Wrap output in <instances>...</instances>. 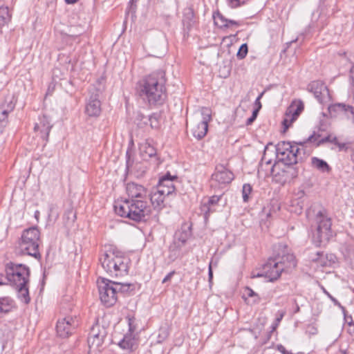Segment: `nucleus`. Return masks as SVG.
Returning a JSON list of instances; mask_svg holds the SVG:
<instances>
[{"mask_svg":"<svg viewBox=\"0 0 354 354\" xmlns=\"http://www.w3.org/2000/svg\"><path fill=\"white\" fill-rule=\"evenodd\" d=\"M165 72L158 70L145 76L138 84L139 96L150 106L162 105L167 98Z\"/></svg>","mask_w":354,"mask_h":354,"instance_id":"nucleus-1","label":"nucleus"},{"mask_svg":"<svg viewBox=\"0 0 354 354\" xmlns=\"http://www.w3.org/2000/svg\"><path fill=\"white\" fill-rule=\"evenodd\" d=\"M99 261L106 274L111 277H121L129 274L131 261L125 253L116 245H104V250L99 257Z\"/></svg>","mask_w":354,"mask_h":354,"instance_id":"nucleus-2","label":"nucleus"},{"mask_svg":"<svg viewBox=\"0 0 354 354\" xmlns=\"http://www.w3.org/2000/svg\"><path fill=\"white\" fill-rule=\"evenodd\" d=\"M296 266V258L288 252L287 245L281 243L274 245L273 256L267 260V281H277L283 272L290 273Z\"/></svg>","mask_w":354,"mask_h":354,"instance_id":"nucleus-3","label":"nucleus"},{"mask_svg":"<svg viewBox=\"0 0 354 354\" xmlns=\"http://www.w3.org/2000/svg\"><path fill=\"white\" fill-rule=\"evenodd\" d=\"M4 272L8 283L16 290L18 299L25 304H28L30 302V268L23 263L8 261L4 264Z\"/></svg>","mask_w":354,"mask_h":354,"instance_id":"nucleus-4","label":"nucleus"},{"mask_svg":"<svg viewBox=\"0 0 354 354\" xmlns=\"http://www.w3.org/2000/svg\"><path fill=\"white\" fill-rule=\"evenodd\" d=\"M114 211L120 217L139 223L147 220L151 207L146 199H125L115 203Z\"/></svg>","mask_w":354,"mask_h":354,"instance_id":"nucleus-5","label":"nucleus"},{"mask_svg":"<svg viewBox=\"0 0 354 354\" xmlns=\"http://www.w3.org/2000/svg\"><path fill=\"white\" fill-rule=\"evenodd\" d=\"M316 140L317 136L314 132L303 142H279L274 146L276 157L279 162H283L285 165L290 166L295 165L298 162L301 151H303L304 153V150L299 147H304L307 142H315Z\"/></svg>","mask_w":354,"mask_h":354,"instance_id":"nucleus-6","label":"nucleus"},{"mask_svg":"<svg viewBox=\"0 0 354 354\" xmlns=\"http://www.w3.org/2000/svg\"><path fill=\"white\" fill-rule=\"evenodd\" d=\"M311 213L315 214L316 223V230L313 235V242L317 246H320L322 243L328 242L332 236V221L324 207H311L307 212L308 216H310Z\"/></svg>","mask_w":354,"mask_h":354,"instance_id":"nucleus-7","label":"nucleus"},{"mask_svg":"<svg viewBox=\"0 0 354 354\" xmlns=\"http://www.w3.org/2000/svg\"><path fill=\"white\" fill-rule=\"evenodd\" d=\"M40 242V231L37 226L24 230L18 241L19 254L28 255L40 260L41 258L39 251Z\"/></svg>","mask_w":354,"mask_h":354,"instance_id":"nucleus-8","label":"nucleus"},{"mask_svg":"<svg viewBox=\"0 0 354 354\" xmlns=\"http://www.w3.org/2000/svg\"><path fill=\"white\" fill-rule=\"evenodd\" d=\"M107 334V328L104 326L100 325L98 318H96L91 328L87 339L90 351H100Z\"/></svg>","mask_w":354,"mask_h":354,"instance_id":"nucleus-9","label":"nucleus"},{"mask_svg":"<svg viewBox=\"0 0 354 354\" xmlns=\"http://www.w3.org/2000/svg\"><path fill=\"white\" fill-rule=\"evenodd\" d=\"M100 299L106 308L113 306L118 300L112 281L106 278H98L97 281Z\"/></svg>","mask_w":354,"mask_h":354,"instance_id":"nucleus-10","label":"nucleus"},{"mask_svg":"<svg viewBox=\"0 0 354 354\" xmlns=\"http://www.w3.org/2000/svg\"><path fill=\"white\" fill-rule=\"evenodd\" d=\"M79 326V320L75 316H66L59 319L56 324L57 335L62 339L68 338L75 333Z\"/></svg>","mask_w":354,"mask_h":354,"instance_id":"nucleus-11","label":"nucleus"},{"mask_svg":"<svg viewBox=\"0 0 354 354\" xmlns=\"http://www.w3.org/2000/svg\"><path fill=\"white\" fill-rule=\"evenodd\" d=\"M102 103L100 100V91L93 88L89 93V97L86 100L85 105V113L88 117L97 118L100 116L102 111Z\"/></svg>","mask_w":354,"mask_h":354,"instance_id":"nucleus-12","label":"nucleus"},{"mask_svg":"<svg viewBox=\"0 0 354 354\" xmlns=\"http://www.w3.org/2000/svg\"><path fill=\"white\" fill-rule=\"evenodd\" d=\"M304 108L301 101L293 102L287 109L285 118L282 121L283 131L286 132L292 123L297 120Z\"/></svg>","mask_w":354,"mask_h":354,"instance_id":"nucleus-13","label":"nucleus"},{"mask_svg":"<svg viewBox=\"0 0 354 354\" xmlns=\"http://www.w3.org/2000/svg\"><path fill=\"white\" fill-rule=\"evenodd\" d=\"M177 180L178 176L176 175H171L170 172L167 171L165 174L159 178L157 189L162 190L163 194L171 195L175 193L176 187L174 182Z\"/></svg>","mask_w":354,"mask_h":354,"instance_id":"nucleus-14","label":"nucleus"},{"mask_svg":"<svg viewBox=\"0 0 354 354\" xmlns=\"http://www.w3.org/2000/svg\"><path fill=\"white\" fill-rule=\"evenodd\" d=\"M234 178V174L223 165H217L215 171L212 175V180L217 182L219 185L230 184Z\"/></svg>","mask_w":354,"mask_h":354,"instance_id":"nucleus-15","label":"nucleus"},{"mask_svg":"<svg viewBox=\"0 0 354 354\" xmlns=\"http://www.w3.org/2000/svg\"><path fill=\"white\" fill-rule=\"evenodd\" d=\"M52 127L53 125L50 124V118L47 115H43L39 117V122L35 124L34 130L39 131L41 138L46 143L48 142Z\"/></svg>","mask_w":354,"mask_h":354,"instance_id":"nucleus-16","label":"nucleus"},{"mask_svg":"<svg viewBox=\"0 0 354 354\" xmlns=\"http://www.w3.org/2000/svg\"><path fill=\"white\" fill-rule=\"evenodd\" d=\"M126 192L131 199L147 200V189L142 185L134 182L128 183L126 185Z\"/></svg>","mask_w":354,"mask_h":354,"instance_id":"nucleus-17","label":"nucleus"},{"mask_svg":"<svg viewBox=\"0 0 354 354\" xmlns=\"http://www.w3.org/2000/svg\"><path fill=\"white\" fill-rule=\"evenodd\" d=\"M310 93H313L315 97L320 103L324 100L325 95L328 94V88L322 81L316 80L311 82L307 87Z\"/></svg>","mask_w":354,"mask_h":354,"instance_id":"nucleus-18","label":"nucleus"},{"mask_svg":"<svg viewBox=\"0 0 354 354\" xmlns=\"http://www.w3.org/2000/svg\"><path fill=\"white\" fill-rule=\"evenodd\" d=\"M192 235V225L183 223L180 228L175 232L173 241L185 246Z\"/></svg>","mask_w":354,"mask_h":354,"instance_id":"nucleus-19","label":"nucleus"},{"mask_svg":"<svg viewBox=\"0 0 354 354\" xmlns=\"http://www.w3.org/2000/svg\"><path fill=\"white\" fill-rule=\"evenodd\" d=\"M147 167L143 163L138 162L134 163L129 150L126 152V170L127 171H136L137 176H142L147 171Z\"/></svg>","mask_w":354,"mask_h":354,"instance_id":"nucleus-20","label":"nucleus"},{"mask_svg":"<svg viewBox=\"0 0 354 354\" xmlns=\"http://www.w3.org/2000/svg\"><path fill=\"white\" fill-rule=\"evenodd\" d=\"M196 22V21L195 19V14L193 8H185L183 12L182 19L183 31L188 34L195 25Z\"/></svg>","mask_w":354,"mask_h":354,"instance_id":"nucleus-21","label":"nucleus"},{"mask_svg":"<svg viewBox=\"0 0 354 354\" xmlns=\"http://www.w3.org/2000/svg\"><path fill=\"white\" fill-rule=\"evenodd\" d=\"M167 196L166 194H163L162 190L156 189V191L151 192L147 196V200H150V205L153 206V209L157 211L161 210L164 207L165 197Z\"/></svg>","mask_w":354,"mask_h":354,"instance_id":"nucleus-22","label":"nucleus"},{"mask_svg":"<svg viewBox=\"0 0 354 354\" xmlns=\"http://www.w3.org/2000/svg\"><path fill=\"white\" fill-rule=\"evenodd\" d=\"M328 111L330 115H344L348 117L350 115L354 114V107L346 104L344 103L334 104L328 107Z\"/></svg>","mask_w":354,"mask_h":354,"instance_id":"nucleus-23","label":"nucleus"},{"mask_svg":"<svg viewBox=\"0 0 354 354\" xmlns=\"http://www.w3.org/2000/svg\"><path fill=\"white\" fill-rule=\"evenodd\" d=\"M115 292L123 294L124 295H133L135 293L136 286L135 283H119L112 281Z\"/></svg>","mask_w":354,"mask_h":354,"instance_id":"nucleus-24","label":"nucleus"},{"mask_svg":"<svg viewBox=\"0 0 354 354\" xmlns=\"http://www.w3.org/2000/svg\"><path fill=\"white\" fill-rule=\"evenodd\" d=\"M15 308V300L8 296L0 297V314H8Z\"/></svg>","mask_w":354,"mask_h":354,"instance_id":"nucleus-25","label":"nucleus"},{"mask_svg":"<svg viewBox=\"0 0 354 354\" xmlns=\"http://www.w3.org/2000/svg\"><path fill=\"white\" fill-rule=\"evenodd\" d=\"M317 136V140L315 142H317V145L319 146L322 144L326 143V142H331L338 147L339 151L345 150L346 151L348 149V147L346 146V143L344 142H339L337 137H331L330 136H326L320 140H319L320 135L316 134Z\"/></svg>","mask_w":354,"mask_h":354,"instance_id":"nucleus-26","label":"nucleus"},{"mask_svg":"<svg viewBox=\"0 0 354 354\" xmlns=\"http://www.w3.org/2000/svg\"><path fill=\"white\" fill-rule=\"evenodd\" d=\"M183 247L184 246L181 245L180 244L174 241L171 243L168 248L167 256L169 262L171 263L175 261L178 258H179L181 256V250Z\"/></svg>","mask_w":354,"mask_h":354,"instance_id":"nucleus-27","label":"nucleus"},{"mask_svg":"<svg viewBox=\"0 0 354 354\" xmlns=\"http://www.w3.org/2000/svg\"><path fill=\"white\" fill-rule=\"evenodd\" d=\"M118 345L123 349L133 351L135 348L136 341L135 339L132 337V333H129L124 335Z\"/></svg>","mask_w":354,"mask_h":354,"instance_id":"nucleus-28","label":"nucleus"},{"mask_svg":"<svg viewBox=\"0 0 354 354\" xmlns=\"http://www.w3.org/2000/svg\"><path fill=\"white\" fill-rule=\"evenodd\" d=\"M208 131V124L205 122H200L197 126L193 129L192 134L194 138L200 140L203 139L207 134Z\"/></svg>","mask_w":354,"mask_h":354,"instance_id":"nucleus-29","label":"nucleus"},{"mask_svg":"<svg viewBox=\"0 0 354 354\" xmlns=\"http://www.w3.org/2000/svg\"><path fill=\"white\" fill-rule=\"evenodd\" d=\"M311 164L313 167L322 172H329L331 170L330 167L325 160L317 157L311 158Z\"/></svg>","mask_w":354,"mask_h":354,"instance_id":"nucleus-30","label":"nucleus"},{"mask_svg":"<svg viewBox=\"0 0 354 354\" xmlns=\"http://www.w3.org/2000/svg\"><path fill=\"white\" fill-rule=\"evenodd\" d=\"M286 171L280 170L277 164H274L270 169V174L276 182L283 183L286 181Z\"/></svg>","mask_w":354,"mask_h":354,"instance_id":"nucleus-31","label":"nucleus"},{"mask_svg":"<svg viewBox=\"0 0 354 354\" xmlns=\"http://www.w3.org/2000/svg\"><path fill=\"white\" fill-rule=\"evenodd\" d=\"M170 335V328L167 324L161 326L158 329V333L157 336V344L163 343Z\"/></svg>","mask_w":354,"mask_h":354,"instance_id":"nucleus-32","label":"nucleus"},{"mask_svg":"<svg viewBox=\"0 0 354 354\" xmlns=\"http://www.w3.org/2000/svg\"><path fill=\"white\" fill-rule=\"evenodd\" d=\"M214 23L220 29L227 28V18L220 12L217 11L213 14Z\"/></svg>","mask_w":354,"mask_h":354,"instance_id":"nucleus-33","label":"nucleus"},{"mask_svg":"<svg viewBox=\"0 0 354 354\" xmlns=\"http://www.w3.org/2000/svg\"><path fill=\"white\" fill-rule=\"evenodd\" d=\"M15 105L16 102L14 100V97H8L0 105V110H4L8 113H11L15 109Z\"/></svg>","mask_w":354,"mask_h":354,"instance_id":"nucleus-34","label":"nucleus"},{"mask_svg":"<svg viewBox=\"0 0 354 354\" xmlns=\"http://www.w3.org/2000/svg\"><path fill=\"white\" fill-rule=\"evenodd\" d=\"M11 15L7 6L0 7V28L6 25L10 20Z\"/></svg>","mask_w":354,"mask_h":354,"instance_id":"nucleus-35","label":"nucleus"},{"mask_svg":"<svg viewBox=\"0 0 354 354\" xmlns=\"http://www.w3.org/2000/svg\"><path fill=\"white\" fill-rule=\"evenodd\" d=\"M221 198V196L214 195L208 198L207 202L203 205V208H207V210H205V214L212 212L211 207L218 204Z\"/></svg>","mask_w":354,"mask_h":354,"instance_id":"nucleus-36","label":"nucleus"},{"mask_svg":"<svg viewBox=\"0 0 354 354\" xmlns=\"http://www.w3.org/2000/svg\"><path fill=\"white\" fill-rule=\"evenodd\" d=\"M160 114L153 113L150 115L147 119L148 123L149 122L150 127L153 129H158L160 128Z\"/></svg>","mask_w":354,"mask_h":354,"instance_id":"nucleus-37","label":"nucleus"},{"mask_svg":"<svg viewBox=\"0 0 354 354\" xmlns=\"http://www.w3.org/2000/svg\"><path fill=\"white\" fill-rule=\"evenodd\" d=\"M344 255L350 257L354 254V239L347 241L344 245Z\"/></svg>","mask_w":354,"mask_h":354,"instance_id":"nucleus-38","label":"nucleus"},{"mask_svg":"<svg viewBox=\"0 0 354 354\" xmlns=\"http://www.w3.org/2000/svg\"><path fill=\"white\" fill-rule=\"evenodd\" d=\"M252 191V187L250 184L245 183L243 185L242 196H243V201L244 203L248 202L249 195L251 194Z\"/></svg>","mask_w":354,"mask_h":354,"instance_id":"nucleus-39","label":"nucleus"},{"mask_svg":"<svg viewBox=\"0 0 354 354\" xmlns=\"http://www.w3.org/2000/svg\"><path fill=\"white\" fill-rule=\"evenodd\" d=\"M201 112L203 117V120L201 122H205V123L208 124L209 122L212 120L211 110L209 108L203 107Z\"/></svg>","mask_w":354,"mask_h":354,"instance_id":"nucleus-40","label":"nucleus"},{"mask_svg":"<svg viewBox=\"0 0 354 354\" xmlns=\"http://www.w3.org/2000/svg\"><path fill=\"white\" fill-rule=\"evenodd\" d=\"M248 52V47L247 44H241L238 50L237 53H236L237 58L239 59H244L246 57Z\"/></svg>","mask_w":354,"mask_h":354,"instance_id":"nucleus-41","label":"nucleus"},{"mask_svg":"<svg viewBox=\"0 0 354 354\" xmlns=\"http://www.w3.org/2000/svg\"><path fill=\"white\" fill-rule=\"evenodd\" d=\"M261 108V105H259L257 107H254V109L252 111V115L249 118H248L246 120V122H245L246 125H248V126L251 125L254 122V121L257 118V115L259 114V112Z\"/></svg>","mask_w":354,"mask_h":354,"instance_id":"nucleus-42","label":"nucleus"},{"mask_svg":"<svg viewBox=\"0 0 354 354\" xmlns=\"http://www.w3.org/2000/svg\"><path fill=\"white\" fill-rule=\"evenodd\" d=\"M0 127H4L8 123V115L10 113L4 110H0Z\"/></svg>","mask_w":354,"mask_h":354,"instance_id":"nucleus-43","label":"nucleus"},{"mask_svg":"<svg viewBox=\"0 0 354 354\" xmlns=\"http://www.w3.org/2000/svg\"><path fill=\"white\" fill-rule=\"evenodd\" d=\"M127 319L129 325V333H133L136 329V318L134 316L128 315Z\"/></svg>","mask_w":354,"mask_h":354,"instance_id":"nucleus-44","label":"nucleus"},{"mask_svg":"<svg viewBox=\"0 0 354 354\" xmlns=\"http://www.w3.org/2000/svg\"><path fill=\"white\" fill-rule=\"evenodd\" d=\"M145 152L150 158L156 157L157 155L156 149H155L153 146L148 143H146L145 145Z\"/></svg>","mask_w":354,"mask_h":354,"instance_id":"nucleus-45","label":"nucleus"},{"mask_svg":"<svg viewBox=\"0 0 354 354\" xmlns=\"http://www.w3.org/2000/svg\"><path fill=\"white\" fill-rule=\"evenodd\" d=\"M149 117L145 116L143 113L139 112L136 115V120L138 122V125L139 127H142L148 124V119Z\"/></svg>","mask_w":354,"mask_h":354,"instance_id":"nucleus-46","label":"nucleus"},{"mask_svg":"<svg viewBox=\"0 0 354 354\" xmlns=\"http://www.w3.org/2000/svg\"><path fill=\"white\" fill-rule=\"evenodd\" d=\"M227 28H231L232 26H235L236 27H239L242 25V22L240 21H235L232 19H227Z\"/></svg>","mask_w":354,"mask_h":354,"instance_id":"nucleus-47","label":"nucleus"},{"mask_svg":"<svg viewBox=\"0 0 354 354\" xmlns=\"http://www.w3.org/2000/svg\"><path fill=\"white\" fill-rule=\"evenodd\" d=\"M232 8H236L244 3V0H228Z\"/></svg>","mask_w":354,"mask_h":354,"instance_id":"nucleus-48","label":"nucleus"},{"mask_svg":"<svg viewBox=\"0 0 354 354\" xmlns=\"http://www.w3.org/2000/svg\"><path fill=\"white\" fill-rule=\"evenodd\" d=\"M284 315H285V312L278 311L277 314V317L274 320V323H276L277 324L279 325V323L281 322V319H283Z\"/></svg>","mask_w":354,"mask_h":354,"instance_id":"nucleus-49","label":"nucleus"},{"mask_svg":"<svg viewBox=\"0 0 354 354\" xmlns=\"http://www.w3.org/2000/svg\"><path fill=\"white\" fill-rule=\"evenodd\" d=\"M284 315H285V312L278 311L277 314V317L274 320V323H276L277 324L279 325V323L281 322V319H283Z\"/></svg>","mask_w":354,"mask_h":354,"instance_id":"nucleus-50","label":"nucleus"},{"mask_svg":"<svg viewBox=\"0 0 354 354\" xmlns=\"http://www.w3.org/2000/svg\"><path fill=\"white\" fill-rule=\"evenodd\" d=\"M176 272L175 270H172L170 272H169L165 277V278L162 279V283H165L171 280V279L172 278V277L175 274Z\"/></svg>","mask_w":354,"mask_h":354,"instance_id":"nucleus-51","label":"nucleus"},{"mask_svg":"<svg viewBox=\"0 0 354 354\" xmlns=\"http://www.w3.org/2000/svg\"><path fill=\"white\" fill-rule=\"evenodd\" d=\"M324 293L330 299V300L333 302V304L336 306H340L339 302L333 297L328 292H327L324 288H323Z\"/></svg>","mask_w":354,"mask_h":354,"instance_id":"nucleus-52","label":"nucleus"},{"mask_svg":"<svg viewBox=\"0 0 354 354\" xmlns=\"http://www.w3.org/2000/svg\"><path fill=\"white\" fill-rule=\"evenodd\" d=\"M277 350L282 354H292L291 352L287 351L286 348L281 344L277 345Z\"/></svg>","mask_w":354,"mask_h":354,"instance_id":"nucleus-53","label":"nucleus"},{"mask_svg":"<svg viewBox=\"0 0 354 354\" xmlns=\"http://www.w3.org/2000/svg\"><path fill=\"white\" fill-rule=\"evenodd\" d=\"M266 93V89H264L261 94L257 97L255 102H254V106L255 107L259 106V105H261L260 102L261 97L263 95V94Z\"/></svg>","mask_w":354,"mask_h":354,"instance_id":"nucleus-54","label":"nucleus"},{"mask_svg":"<svg viewBox=\"0 0 354 354\" xmlns=\"http://www.w3.org/2000/svg\"><path fill=\"white\" fill-rule=\"evenodd\" d=\"M139 0H130L129 1V6H130V10L131 11H135V10L136 9V3Z\"/></svg>","mask_w":354,"mask_h":354,"instance_id":"nucleus-55","label":"nucleus"},{"mask_svg":"<svg viewBox=\"0 0 354 354\" xmlns=\"http://www.w3.org/2000/svg\"><path fill=\"white\" fill-rule=\"evenodd\" d=\"M245 291L247 292V294L248 295V297H254V296H257V294L253 291V290H252L249 287H247L246 288V290Z\"/></svg>","mask_w":354,"mask_h":354,"instance_id":"nucleus-56","label":"nucleus"},{"mask_svg":"<svg viewBox=\"0 0 354 354\" xmlns=\"http://www.w3.org/2000/svg\"><path fill=\"white\" fill-rule=\"evenodd\" d=\"M208 278H209V281L211 282L213 279V271H212L211 263L209 264V268H208Z\"/></svg>","mask_w":354,"mask_h":354,"instance_id":"nucleus-57","label":"nucleus"},{"mask_svg":"<svg viewBox=\"0 0 354 354\" xmlns=\"http://www.w3.org/2000/svg\"><path fill=\"white\" fill-rule=\"evenodd\" d=\"M264 276H266V274L264 273H259V272L255 273V272H254V271L251 274L252 278L261 277H264Z\"/></svg>","mask_w":354,"mask_h":354,"instance_id":"nucleus-58","label":"nucleus"},{"mask_svg":"<svg viewBox=\"0 0 354 354\" xmlns=\"http://www.w3.org/2000/svg\"><path fill=\"white\" fill-rule=\"evenodd\" d=\"M347 332L351 335H354V324H350L349 327H347Z\"/></svg>","mask_w":354,"mask_h":354,"instance_id":"nucleus-59","label":"nucleus"},{"mask_svg":"<svg viewBox=\"0 0 354 354\" xmlns=\"http://www.w3.org/2000/svg\"><path fill=\"white\" fill-rule=\"evenodd\" d=\"M266 156V147H264L263 148V156H262V158L259 162V165L260 167H262L263 166V159H264V157Z\"/></svg>","mask_w":354,"mask_h":354,"instance_id":"nucleus-60","label":"nucleus"},{"mask_svg":"<svg viewBox=\"0 0 354 354\" xmlns=\"http://www.w3.org/2000/svg\"><path fill=\"white\" fill-rule=\"evenodd\" d=\"M65 3L68 5L74 4L79 1V0H64Z\"/></svg>","mask_w":354,"mask_h":354,"instance_id":"nucleus-61","label":"nucleus"},{"mask_svg":"<svg viewBox=\"0 0 354 354\" xmlns=\"http://www.w3.org/2000/svg\"><path fill=\"white\" fill-rule=\"evenodd\" d=\"M278 324H277L276 323H273L271 326V330H270V333H272L274 332V330H276L277 328L278 327Z\"/></svg>","mask_w":354,"mask_h":354,"instance_id":"nucleus-62","label":"nucleus"},{"mask_svg":"<svg viewBox=\"0 0 354 354\" xmlns=\"http://www.w3.org/2000/svg\"><path fill=\"white\" fill-rule=\"evenodd\" d=\"M155 161H156V165H159L161 163V161H160V158H158V157L156 158Z\"/></svg>","mask_w":354,"mask_h":354,"instance_id":"nucleus-63","label":"nucleus"},{"mask_svg":"<svg viewBox=\"0 0 354 354\" xmlns=\"http://www.w3.org/2000/svg\"><path fill=\"white\" fill-rule=\"evenodd\" d=\"M4 285H9V283H8V281H3L1 279H0V286H4Z\"/></svg>","mask_w":354,"mask_h":354,"instance_id":"nucleus-64","label":"nucleus"}]
</instances>
